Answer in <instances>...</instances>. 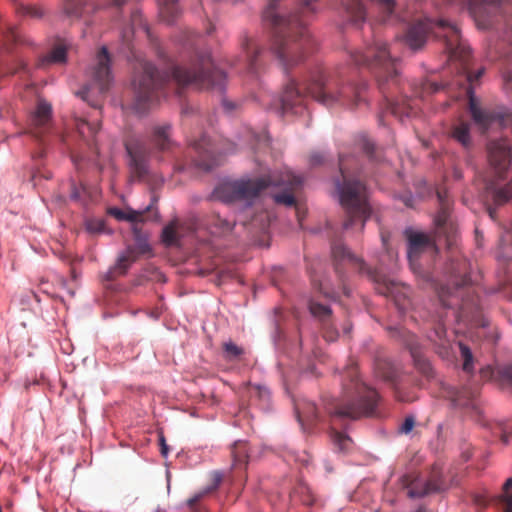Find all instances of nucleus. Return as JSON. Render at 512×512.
Segmentation results:
<instances>
[{"mask_svg": "<svg viewBox=\"0 0 512 512\" xmlns=\"http://www.w3.org/2000/svg\"><path fill=\"white\" fill-rule=\"evenodd\" d=\"M425 194H397L398 199L409 208H414L423 201Z\"/></svg>", "mask_w": 512, "mask_h": 512, "instance_id": "obj_49", "label": "nucleus"}, {"mask_svg": "<svg viewBox=\"0 0 512 512\" xmlns=\"http://www.w3.org/2000/svg\"><path fill=\"white\" fill-rule=\"evenodd\" d=\"M451 136L463 147L469 148L471 146L470 124L460 121L453 126Z\"/></svg>", "mask_w": 512, "mask_h": 512, "instance_id": "obj_35", "label": "nucleus"}, {"mask_svg": "<svg viewBox=\"0 0 512 512\" xmlns=\"http://www.w3.org/2000/svg\"><path fill=\"white\" fill-rule=\"evenodd\" d=\"M233 460L235 464H242L247 461L248 458V449L245 442H236L231 451Z\"/></svg>", "mask_w": 512, "mask_h": 512, "instance_id": "obj_45", "label": "nucleus"}, {"mask_svg": "<svg viewBox=\"0 0 512 512\" xmlns=\"http://www.w3.org/2000/svg\"><path fill=\"white\" fill-rule=\"evenodd\" d=\"M490 197L486 198V210L492 219L496 218L497 208L508 203L512 194H488Z\"/></svg>", "mask_w": 512, "mask_h": 512, "instance_id": "obj_36", "label": "nucleus"}, {"mask_svg": "<svg viewBox=\"0 0 512 512\" xmlns=\"http://www.w3.org/2000/svg\"><path fill=\"white\" fill-rule=\"evenodd\" d=\"M19 71H25V72L28 71L27 64L25 62L20 61L19 64H18V67L16 69L10 71L9 73L10 74H14V73H17Z\"/></svg>", "mask_w": 512, "mask_h": 512, "instance_id": "obj_62", "label": "nucleus"}, {"mask_svg": "<svg viewBox=\"0 0 512 512\" xmlns=\"http://www.w3.org/2000/svg\"><path fill=\"white\" fill-rule=\"evenodd\" d=\"M66 61V48L63 45L55 46L50 53L43 56L39 61V66L44 67L51 63H63Z\"/></svg>", "mask_w": 512, "mask_h": 512, "instance_id": "obj_38", "label": "nucleus"}, {"mask_svg": "<svg viewBox=\"0 0 512 512\" xmlns=\"http://www.w3.org/2000/svg\"><path fill=\"white\" fill-rule=\"evenodd\" d=\"M254 142L257 149H265L269 147L270 139L268 134L263 131L254 135Z\"/></svg>", "mask_w": 512, "mask_h": 512, "instance_id": "obj_53", "label": "nucleus"}, {"mask_svg": "<svg viewBox=\"0 0 512 512\" xmlns=\"http://www.w3.org/2000/svg\"><path fill=\"white\" fill-rule=\"evenodd\" d=\"M251 394L257 396L263 401H268L270 399V392L265 387L255 386L251 391Z\"/></svg>", "mask_w": 512, "mask_h": 512, "instance_id": "obj_55", "label": "nucleus"}, {"mask_svg": "<svg viewBox=\"0 0 512 512\" xmlns=\"http://www.w3.org/2000/svg\"><path fill=\"white\" fill-rule=\"evenodd\" d=\"M332 255L336 261L335 269L338 273L340 272V263L346 261L351 267L357 269L360 274L374 278L372 269L366 265L363 259L352 254L345 245L341 243L333 244Z\"/></svg>", "mask_w": 512, "mask_h": 512, "instance_id": "obj_24", "label": "nucleus"}, {"mask_svg": "<svg viewBox=\"0 0 512 512\" xmlns=\"http://www.w3.org/2000/svg\"><path fill=\"white\" fill-rule=\"evenodd\" d=\"M500 502L503 505V512H512V477L508 478L503 485Z\"/></svg>", "mask_w": 512, "mask_h": 512, "instance_id": "obj_43", "label": "nucleus"}, {"mask_svg": "<svg viewBox=\"0 0 512 512\" xmlns=\"http://www.w3.org/2000/svg\"><path fill=\"white\" fill-rule=\"evenodd\" d=\"M446 84L437 83L430 80H425L421 83L420 87L415 91V95L418 98L424 99L427 95L436 93L442 90Z\"/></svg>", "mask_w": 512, "mask_h": 512, "instance_id": "obj_41", "label": "nucleus"}, {"mask_svg": "<svg viewBox=\"0 0 512 512\" xmlns=\"http://www.w3.org/2000/svg\"><path fill=\"white\" fill-rule=\"evenodd\" d=\"M51 105L43 99H39L35 110L29 117V133L36 139L42 140L51 126Z\"/></svg>", "mask_w": 512, "mask_h": 512, "instance_id": "obj_19", "label": "nucleus"}, {"mask_svg": "<svg viewBox=\"0 0 512 512\" xmlns=\"http://www.w3.org/2000/svg\"><path fill=\"white\" fill-rule=\"evenodd\" d=\"M415 426V419L413 416H408L405 418L404 422L401 424L399 431L404 434H408L412 431Z\"/></svg>", "mask_w": 512, "mask_h": 512, "instance_id": "obj_56", "label": "nucleus"}, {"mask_svg": "<svg viewBox=\"0 0 512 512\" xmlns=\"http://www.w3.org/2000/svg\"><path fill=\"white\" fill-rule=\"evenodd\" d=\"M461 357L463 359V370L467 373H470L473 370V355L470 348L463 344L459 343Z\"/></svg>", "mask_w": 512, "mask_h": 512, "instance_id": "obj_47", "label": "nucleus"}, {"mask_svg": "<svg viewBox=\"0 0 512 512\" xmlns=\"http://www.w3.org/2000/svg\"><path fill=\"white\" fill-rule=\"evenodd\" d=\"M403 488L407 489V495L410 498H420L431 493H440L454 485L452 479L448 483L444 478L443 468L439 464H434L427 480L422 481L416 474H405L400 479Z\"/></svg>", "mask_w": 512, "mask_h": 512, "instance_id": "obj_10", "label": "nucleus"}, {"mask_svg": "<svg viewBox=\"0 0 512 512\" xmlns=\"http://www.w3.org/2000/svg\"><path fill=\"white\" fill-rule=\"evenodd\" d=\"M449 272L455 277L452 282L453 288L441 286L438 289V297L442 306L445 308L458 307L462 316H472L474 311L478 310V300L472 289L467 287L468 277L465 275V261L457 263L456 267L452 266Z\"/></svg>", "mask_w": 512, "mask_h": 512, "instance_id": "obj_8", "label": "nucleus"}, {"mask_svg": "<svg viewBox=\"0 0 512 512\" xmlns=\"http://www.w3.org/2000/svg\"><path fill=\"white\" fill-rule=\"evenodd\" d=\"M487 157L490 169L478 174L476 181L484 192H505L498 187L512 163V146L507 139L487 143Z\"/></svg>", "mask_w": 512, "mask_h": 512, "instance_id": "obj_9", "label": "nucleus"}, {"mask_svg": "<svg viewBox=\"0 0 512 512\" xmlns=\"http://www.w3.org/2000/svg\"><path fill=\"white\" fill-rule=\"evenodd\" d=\"M91 78V83L87 84L78 95L92 107L98 109L100 108V104L97 101H91L90 97L105 94L112 81L110 56L106 47H102L97 54L96 65L92 68Z\"/></svg>", "mask_w": 512, "mask_h": 512, "instance_id": "obj_11", "label": "nucleus"}, {"mask_svg": "<svg viewBox=\"0 0 512 512\" xmlns=\"http://www.w3.org/2000/svg\"><path fill=\"white\" fill-rule=\"evenodd\" d=\"M129 156L130 181L152 183L153 177L149 174L148 160L149 147L141 140H133L125 144Z\"/></svg>", "mask_w": 512, "mask_h": 512, "instance_id": "obj_13", "label": "nucleus"}, {"mask_svg": "<svg viewBox=\"0 0 512 512\" xmlns=\"http://www.w3.org/2000/svg\"><path fill=\"white\" fill-rule=\"evenodd\" d=\"M226 75L214 67L209 53L197 54L189 63L171 65L169 72L161 74L149 61L139 60L132 79L133 98L128 108L144 115L160 100L164 86L174 81L178 86L195 85L199 88H224Z\"/></svg>", "mask_w": 512, "mask_h": 512, "instance_id": "obj_1", "label": "nucleus"}, {"mask_svg": "<svg viewBox=\"0 0 512 512\" xmlns=\"http://www.w3.org/2000/svg\"><path fill=\"white\" fill-rule=\"evenodd\" d=\"M159 443H160V451H161L162 456L167 457L169 448H168V445L166 444L163 434H160V436H159Z\"/></svg>", "mask_w": 512, "mask_h": 512, "instance_id": "obj_60", "label": "nucleus"}, {"mask_svg": "<svg viewBox=\"0 0 512 512\" xmlns=\"http://www.w3.org/2000/svg\"><path fill=\"white\" fill-rule=\"evenodd\" d=\"M196 223L193 220L174 218L162 230L161 239L166 246H178L180 240L194 232Z\"/></svg>", "mask_w": 512, "mask_h": 512, "instance_id": "obj_20", "label": "nucleus"}, {"mask_svg": "<svg viewBox=\"0 0 512 512\" xmlns=\"http://www.w3.org/2000/svg\"><path fill=\"white\" fill-rule=\"evenodd\" d=\"M378 399V393L360 381L357 366H348L342 375L341 398L331 399L325 404V409L331 417L330 437L338 451L346 452L352 440L348 435L336 430V422L373 415Z\"/></svg>", "mask_w": 512, "mask_h": 512, "instance_id": "obj_4", "label": "nucleus"}, {"mask_svg": "<svg viewBox=\"0 0 512 512\" xmlns=\"http://www.w3.org/2000/svg\"><path fill=\"white\" fill-rule=\"evenodd\" d=\"M159 7V17L162 21L170 24L179 14L177 0H157Z\"/></svg>", "mask_w": 512, "mask_h": 512, "instance_id": "obj_34", "label": "nucleus"}, {"mask_svg": "<svg viewBox=\"0 0 512 512\" xmlns=\"http://www.w3.org/2000/svg\"><path fill=\"white\" fill-rule=\"evenodd\" d=\"M220 222L225 232L231 231L233 226L235 225V223L232 224L227 220H220Z\"/></svg>", "mask_w": 512, "mask_h": 512, "instance_id": "obj_63", "label": "nucleus"}, {"mask_svg": "<svg viewBox=\"0 0 512 512\" xmlns=\"http://www.w3.org/2000/svg\"><path fill=\"white\" fill-rule=\"evenodd\" d=\"M395 397L397 398L398 401L401 402H412L415 400L414 396H408L404 394L398 385L395 386Z\"/></svg>", "mask_w": 512, "mask_h": 512, "instance_id": "obj_58", "label": "nucleus"}, {"mask_svg": "<svg viewBox=\"0 0 512 512\" xmlns=\"http://www.w3.org/2000/svg\"><path fill=\"white\" fill-rule=\"evenodd\" d=\"M406 236L408 240V260L411 268L416 271L418 268L417 260L422 252L427 249L434 248V243L431 238L420 232H413L406 230Z\"/></svg>", "mask_w": 512, "mask_h": 512, "instance_id": "obj_23", "label": "nucleus"}, {"mask_svg": "<svg viewBox=\"0 0 512 512\" xmlns=\"http://www.w3.org/2000/svg\"><path fill=\"white\" fill-rule=\"evenodd\" d=\"M150 252L148 244H140L138 247H128L119 257L117 263L105 275V280L112 281L118 276L125 275L132 263L137 261L141 254Z\"/></svg>", "mask_w": 512, "mask_h": 512, "instance_id": "obj_21", "label": "nucleus"}, {"mask_svg": "<svg viewBox=\"0 0 512 512\" xmlns=\"http://www.w3.org/2000/svg\"><path fill=\"white\" fill-rule=\"evenodd\" d=\"M429 339L435 343L439 348V354L443 357L449 355L450 342L447 339L446 328L443 324L437 323L432 332L429 334Z\"/></svg>", "mask_w": 512, "mask_h": 512, "instance_id": "obj_32", "label": "nucleus"}, {"mask_svg": "<svg viewBox=\"0 0 512 512\" xmlns=\"http://www.w3.org/2000/svg\"><path fill=\"white\" fill-rule=\"evenodd\" d=\"M273 200L277 204H281L287 207L295 209L296 216L300 226L307 214V206L305 202L296 198V194H270Z\"/></svg>", "mask_w": 512, "mask_h": 512, "instance_id": "obj_29", "label": "nucleus"}, {"mask_svg": "<svg viewBox=\"0 0 512 512\" xmlns=\"http://www.w3.org/2000/svg\"><path fill=\"white\" fill-rule=\"evenodd\" d=\"M350 164L356 166L354 157H346L343 154L339 155L340 175L335 180V192H367L370 187L363 182L360 175H356L354 171H351Z\"/></svg>", "mask_w": 512, "mask_h": 512, "instance_id": "obj_17", "label": "nucleus"}, {"mask_svg": "<svg viewBox=\"0 0 512 512\" xmlns=\"http://www.w3.org/2000/svg\"><path fill=\"white\" fill-rule=\"evenodd\" d=\"M190 147L193 155H191L192 159L189 167L208 172L220 165L222 152L206 135H202L198 140L193 141Z\"/></svg>", "mask_w": 512, "mask_h": 512, "instance_id": "obj_14", "label": "nucleus"}, {"mask_svg": "<svg viewBox=\"0 0 512 512\" xmlns=\"http://www.w3.org/2000/svg\"><path fill=\"white\" fill-rule=\"evenodd\" d=\"M312 286L316 291L325 297L332 298L335 295V292L327 285L326 282L316 280L314 277L312 278Z\"/></svg>", "mask_w": 512, "mask_h": 512, "instance_id": "obj_50", "label": "nucleus"}, {"mask_svg": "<svg viewBox=\"0 0 512 512\" xmlns=\"http://www.w3.org/2000/svg\"><path fill=\"white\" fill-rule=\"evenodd\" d=\"M367 3L378 6L385 14L382 21L394 12L395 0H347L344 3L345 11L355 24L363 23L367 17Z\"/></svg>", "mask_w": 512, "mask_h": 512, "instance_id": "obj_18", "label": "nucleus"}, {"mask_svg": "<svg viewBox=\"0 0 512 512\" xmlns=\"http://www.w3.org/2000/svg\"><path fill=\"white\" fill-rule=\"evenodd\" d=\"M309 309L311 314L315 317H318L321 321H327L332 313L328 306L318 303L314 300L309 302Z\"/></svg>", "mask_w": 512, "mask_h": 512, "instance_id": "obj_44", "label": "nucleus"}, {"mask_svg": "<svg viewBox=\"0 0 512 512\" xmlns=\"http://www.w3.org/2000/svg\"><path fill=\"white\" fill-rule=\"evenodd\" d=\"M449 5H455L459 9H466L475 20L477 26L482 29L490 27L489 15L496 11L504 0H445Z\"/></svg>", "mask_w": 512, "mask_h": 512, "instance_id": "obj_16", "label": "nucleus"}, {"mask_svg": "<svg viewBox=\"0 0 512 512\" xmlns=\"http://www.w3.org/2000/svg\"><path fill=\"white\" fill-rule=\"evenodd\" d=\"M85 228L91 234H99L105 231V222L103 219H87L85 221Z\"/></svg>", "mask_w": 512, "mask_h": 512, "instance_id": "obj_48", "label": "nucleus"}, {"mask_svg": "<svg viewBox=\"0 0 512 512\" xmlns=\"http://www.w3.org/2000/svg\"><path fill=\"white\" fill-rule=\"evenodd\" d=\"M151 204L148 205L144 210H130L128 212H124L118 208H109L108 213L115 217L117 220H128L131 222H136L142 220L144 212L150 210Z\"/></svg>", "mask_w": 512, "mask_h": 512, "instance_id": "obj_37", "label": "nucleus"}, {"mask_svg": "<svg viewBox=\"0 0 512 512\" xmlns=\"http://www.w3.org/2000/svg\"><path fill=\"white\" fill-rule=\"evenodd\" d=\"M276 0H270L263 12V18L273 28L271 49L285 71L300 64L316 47L307 28V18L315 10L316 0L305 2L294 12L286 16L276 12Z\"/></svg>", "mask_w": 512, "mask_h": 512, "instance_id": "obj_3", "label": "nucleus"}, {"mask_svg": "<svg viewBox=\"0 0 512 512\" xmlns=\"http://www.w3.org/2000/svg\"><path fill=\"white\" fill-rule=\"evenodd\" d=\"M297 419L303 429H306L316 423L319 419L316 405L309 401H303L295 406Z\"/></svg>", "mask_w": 512, "mask_h": 512, "instance_id": "obj_28", "label": "nucleus"}, {"mask_svg": "<svg viewBox=\"0 0 512 512\" xmlns=\"http://www.w3.org/2000/svg\"><path fill=\"white\" fill-rule=\"evenodd\" d=\"M402 337L403 343L410 351L416 369L425 377L432 378L434 375L433 368L430 362L424 357L416 336L410 332H403Z\"/></svg>", "mask_w": 512, "mask_h": 512, "instance_id": "obj_25", "label": "nucleus"}, {"mask_svg": "<svg viewBox=\"0 0 512 512\" xmlns=\"http://www.w3.org/2000/svg\"><path fill=\"white\" fill-rule=\"evenodd\" d=\"M222 105L227 112H231L232 110L236 109V104L226 99L223 100Z\"/></svg>", "mask_w": 512, "mask_h": 512, "instance_id": "obj_61", "label": "nucleus"}, {"mask_svg": "<svg viewBox=\"0 0 512 512\" xmlns=\"http://www.w3.org/2000/svg\"><path fill=\"white\" fill-rule=\"evenodd\" d=\"M76 128H77L79 135L83 139H86L88 136L93 137L97 133V131L100 128V123L99 122H97V123L89 122L85 118H77L76 119Z\"/></svg>", "mask_w": 512, "mask_h": 512, "instance_id": "obj_39", "label": "nucleus"}, {"mask_svg": "<svg viewBox=\"0 0 512 512\" xmlns=\"http://www.w3.org/2000/svg\"><path fill=\"white\" fill-rule=\"evenodd\" d=\"M504 375L512 382V366L504 369Z\"/></svg>", "mask_w": 512, "mask_h": 512, "instance_id": "obj_64", "label": "nucleus"}, {"mask_svg": "<svg viewBox=\"0 0 512 512\" xmlns=\"http://www.w3.org/2000/svg\"><path fill=\"white\" fill-rule=\"evenodd\" d=\"M242 46L246 53L248 72L256 74L261 66L262 48L248 39L243 42Z\"/></svg>", "mask_w": 512, "mask_h": 512, "instance_id": "obj_30", "label": "nucleus"}, {"mask_svg": "<svg viewBox=\"0 0 512 512\" xmlns=\"http://www.w3.org/2000/svg\"><path fill=\"white\" fill-rule=\"evenodd\" d=\"M512 54V23L507 25L501 36L494 42L489 43L486 57L490 61L498 58L510 57Z\"/></svg>", "mask_w": 512, "mask_h": 512, "instance_id": "obj_27", "label": "nucleus"}, {"mask_svg": "<svg viewBox=\"0 0 512 512\" xmlns=\"http://www.w3.org/2000/svg\"><path fill=\"white\" fill-rule=\"evenodd\" d=\"M324 160V155L321 154V153H313L311 154L310 156V164L315 166V165H319L323 162Z\"/></svg>", "mask_w": 512, "mask_h": 512, "instance_id": "obj_59", "label": "nucleus"}, {"mask_svg": "<svg viewBox=\"0 0 512 512\" xmlns=\"http://www.w3.org/2000/svg\"><path fill=\"white\" fill-rule=\"evenodd\" d=\"M340 205L346 212L347 219L343 223L344 229L352 227L355 221L361 222L363 228L364 222L371 214L367 194H337Z\"/></svg>", "mask_w": 512, "mask_h": 512, "instance_id": "obj_15", "label": "nucleus"}, {"mask_svg": "<svg viewBox=\"0 0 512 512\" xmlns=\"http://www.w3.org/2000/svg\"><path fill=\"white\" fill-rule=\"evenodd\" d=\"M222 347L223 356L229 361L238 360L244 354V349L231 340L224 342Z\"/></svg>", "mask_w": 512, "mask_h": 512, "instance_id": "obj_42", "label": "nucleus"}, {"mask_svg": "<svg viewBox=\"0 0 512 512\" xmlns=\"http://www.w3.org/2000/svg\"><path fill=\"white\" fill-rule=\"evenodd\" d=\"M304 177L290 169L259 177L240 179L224 178L213 192H262L269 188H280L279 192H293L302 187Z\"/></svg>", "mask_w": 512, "mask_h": 512, "instance_id": "obj_7", "label": "nucleus"}, {"mask_svg": "<svg viewBox=\"0 0 512 512\" xmlns=\"http://www.w3.org/2000/svg\"><path fill=\"white\" fill-rule=\"evenodd\" d=\"M261 194H212L213 198H218L223 203L233 205L234 209L240 213L238 221L246 226L251 224L263 230L268 226L269 215L267 212L261 211L254 215L249 221L244 217L250 215L253 206L260 201Z\"/></svg>", "mask_w": 512, "mask_h": 512, "instance_id": "obj_12", "label": "nucleus"}, {"mask_svg": "<svg viewBox=\"0 0 512 512\" xmlns=\"http://www.w3.org/2000/svg\"><path fill=\"white\" fill-rule=\"evenodd\" d=\"M442 396L448 399L454 408H474L476 391L466 386L458 389L450 385H443Z\"/></svg>", "mask_w": 512, "mask_h": 512, "instance_id": "obj_26", "label": "nucleus"}, {"mask_svg": "<svg viewBox=\"0 0 512 512\" xmlns=\"http://www.w3.org/2000/svg\"><path fill=\"white\" fill-rule=\"evenodd\" d=\"M502 82L505 93L512 96V67L502 72Z\"/></svg>", "mask_w": 512, "mask_h": 512, "instance_id": "obj_52", "label": "nucleus"}, {"mask_svg": "<svg viewBox=\"0 0 512 512\" xmlns=\"http://www.w3.org/2000/svg\"><path fill=\"white\" fill-rule=\"evenodd\" d=\"M429 33H433L435 37L444 41L449 59L459 61V72L463 74L465 81L473 84L480 79L484 69L481 68L476 73L471 71L469 63L470 48L461 39L460 31L456 25L444 19L437 21L430 18L418 20L408 27L405 41L412 50H418L424 46Z\"/></svg>", "mask_w": 512, "mask_h": 512, "instance_id": "obj_6", "label": "nucleus"}, {"mask_svg": "<svg viewBox=\"0 0 512 512\" xmlns=\"http://www.w3.org/2000/svg\"><path fill=\"white\" fill-rule=\"evenodd\" d=\"M20 13L23 15L30 16L32 18H40L42 16V11L35 6H25L21 5L18 9Z\"/></svg>", "mask_w": 512, "mask_h": 512, "instance_id": "obj_54", "label": "nucleus"}, {"mask_svg": "<svg viewBox=\"0 0 512 512\" xmlns=\"http://www.w3.org/2000/svg\"><path fill=\"white\" fill-rule=\"evenodd\" d=\"M366 84L354 85L347 82L342 76L331 74L326 75L318 69L311 72L302 88L291 80L284 88L279 99L282 114H302L306 108L307 96L325 106L341 105L354 108L363 100V92Z\"/></svg>", "mask_w": 512, "mask_h": 512, "instance_id": "obj_2", "label": "nucleus"}, {"mask_svg": "<svg viewBox=\"0 0 512 512\" xmlns=\"http://www.w3.org/2000/svg\"><path fill=\"white\" fill-rule=\"evenodd\" d=\"M1 41L8 48L10 43H16L19 41V34L14 27H8L1 35Z\"/></svg>", "mask_w": 512, "mask_h": 512, "instance_id": "obj_51", "label": "nucleus"}, {"mask_svg": "<svg viewBox=\"0 0 512 512\" xmlns=\"http://www.w3.org/2000/svg\"><path fill=\"white\" fill-rule=\"evenodd\" d=\"M222 481V475L219 472L213 473V484L212 486L198 492L193 497L187 500V506L190 512H204L200 506V501L209 493L216 490Z\"/></svg>", "mask_w": 512, "mask_h": 512, "instance_id": "obj_31", "label": "nucleus"}, {"mask_svg": "<svg viewBox=\"0 0 512 512\" xmlns=\"http://www.w3.org/2000/svg\"><path fill=\"white\" fill-rule=\"evenodd\" d=\"M449 195L450 194H436V199L439 204V211L435 218V223L437 225L439 234L446 233L447 229L449 228L447 235V245L450 248L456 241V231L452 225H447L451 209V199Z\"/></svg>", "mask_w": 512, "mask_h": 512, "instance_id": "obj_22", "label": "nucleus"}, {"mask_svg": "<svg viewBox=\"0 0 512 512\" xmlns=\"http://www.w3.org/2000/svg\"><path fill=\"white\" fill-rule=\"evenodd\" d=\"M131 25L133 31L136 29H142L148 38H151L149 27L145 23L142 14L139 10H135L131 13Z\"/></svg>", "mask_w": 512, "mask_h": 512, "instance_id": "obj_46", "label": "nucleus"}, {"mask_svg": "<svg viewBox=\"0 0 512 512\" xmlns=\"http://www.w3.org/2000/svg\"><path fill=\"white\" fill-rule=\"evenodd\" d=\"M377 374L384 380L394 382L396 380L397 370L394 365L386 360L378 361L376 364Z\"/></svg>", "mask_w": 512, "mask_h": 512, "instance_id": "obj_40", "label": "nucleus"}, {"mask_svg": "<svg viewBox=\"0 0 512 512\" xmlns=\"http://www.w3.org/2000/svg\"><path fill=\"white\" fill-rule=\"evenodd\" d=\"M170 130L171 126L169 124L157 125L153 128L151 141L159 150L170 149L172 145Z\"/></svg>", "mask_w": 512, "mask_h": 512, "instance_id": "obj_33", "label": "nucleus"}, {"mask_svg": "<svg viewBox=\"0 0 512 512\" xmlns=\"http://www.w3.org/2000/svg\"><path fill=\"white\" fill-rule=\"evenodd\" d=\"M65 1V11L70 16H79L80 8L78 6H74L72 4L73 0H64Z\"/></svg>", "mask_w": 512, "mask_h": 512, "instance_id": "obj_57", "label": "nucleus"}, {"mask_svg": "<svg viewBox=\"0 0 512 512\" xmlns=\"http://www.w3.org/2000/svg\"><path fill=\"white\" fill-rule=\"evenodd\" d=\"M351 59L357 66H365L375 73L379 90L386 101V111L403 119L415 115L418 105L415 100L403 97L400 101L392 99L393 92L398 89V59L391 56L386 43L378 36H373L364 51H354Z\"/></svg>", "mask_w": 512, "mask_h": 512, "instance_id": "obj_5", "label": "nucleus"}]
</instances>
